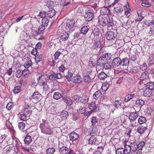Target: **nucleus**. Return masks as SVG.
Returning <instances> with one entry per match:
<instances>
[{"mask_svg":"<svg viewBox=\"0 0 154 154\" xmlns=\"http://www.w3.org/2000/svg\"><path fill=\"white\" fill-rule=\"evenodd\" d=\"M32 64V62L31 60H29L26 61L24 64V66L26 68H28Z\"/></svg>","mask_w":154,"mask_h":154,"instance_id":"3c124183","label":"nucleus"},{"mask_svg":"<svg viewBox=\"0 0 154 154\" xmlns=\"http://www.w3.org/2000/svg\"><path fill=\"white\" fill-rule=\"evenodd\" d=\"M69 152L68 148L66 147L63 146L59 149V152L60 154H68Z\"/></svg>","mask_w":154,"mask_h":154,"instance_id":"b1692460","label":"nucleus"},{"mask_svg":"<svg viewBox=\"0 0 154 154\" xmlns=\"http://www.w3.org/2000/svg\"><path fill=\"white\" fill-rule=\"evenodd\" d=\"M38 82L40 84L42 85L46 84H47L48 83L46 77H43L42 79L38 80Z\"/></svg>","mask_w":154,"mask_h":154,"instance_id":"37998d69","label":"nucleus"},{"mask_svg":"<svg viewBox=\"0 0 154 154\" xmlns=\"http://www.w3.org/2000/svg\"><path fill=\"white\" fill-rule=\"evenodd\" d=\"M107 25V29L108 30H110L112 29V26L113 25V23L111 20H109Z\"/></svg>","mask_w":154,"mask_h":154,"instance_id":"603ef678","label":"nucleus"},{"mask_svg":"<svg viewBox=\"0 0 154 154\" xmlns=\"http://www.w3.org/2000/svg\"><path fill=\"white\" fill-rule=\"evenodd\" d=\"M49 21L46 18H42V25L46 27L48 25Z\"/></svg>","mask_w":154,"mask_h":154,"instance_id":"de8ad7c7","label":"nucleus"},{"mask_svg":"<svg viewBox=\"0 0 154 154\" xmlns=\"http://www.w3.org/2000/svg\"><path fill=\"white\" fill-rule=\"evenodd\" d=\"M24 112L28 115V116H29L32 112L31 107L28 105H26L24 109Z\"/></svg>","mask_w":154,"mask_h":154,"instance_id":"5701e85b","label":"nucleus"},{"mask_svg":"<svg viewBox=\"0 0 154 154\" xmlns=\"http://www.w3.org/2000/svg\"><path fill=\"white\" fill-rule=\"evenodd\" d=\"M107 75L104 72H101L99 73L98 77L99 79L101 80H104L107 78Z\"/></svg>","mask_w":154,"mask_h":154,"instance_id":"c85d7f7f","label":"nucleus"},{"mask_svg":"<svg viewBox=\"0 0 154 154\" xmlns=\"http://www.w3.org/2000/svg\"><path fill=\"white\" fill-rule=\"evenodd\" d=\"M124 8L122 6H118L115 8L113 9V11L115 14L117 15H119L123 12Z\"/></svg>","mask_w":154,"mask_h":154,"instance_id":"9b49d317","label":"nucleus"},{"mask_svg":"<svg viewBox=\"0 0 154 154\" xmlns=\"http://www.w3.org/2000/svg\"><path fill=\"white\" fill-rule=\"evenodd\" d=\"M130 124L129 127H134L137 126L138 123L136 121V120H130Z\"/></svg>","mask_w":154,"mask_h":154,"instance_id":"49530a36","label":"nucleus"},{"mask_svg":"<svg viewBox=\"0 0 154 154\" xmlns=\"http://www.w3.org/2000/svg\"><path fill=\"white\" fill-rule=\"evenodd\" d=\"M108 20L105 17H103L101 18H99L98 22L99 24L102 25L103 26H106L108 23Z\"/></svg>","mask_w":154,"mask_h":154,"instance_id":"9d476101","label":"nucleus"},{"mask_svg":"<svg viewBox=\"0 0 154 154\" xmlns=\"http://www.w3.org/2000/svg\"><path fill=\"white\" fill-rule=\"evenodd\" d=\"M69 35L68 33L65 32L62 33L60 37V39L62 41H66L69 38Z\"/></svg>","mask_w":154,"mask_h":154,"instance_id":"aec40b11","label":"nucleus"},{"mask_svg":"<svg viewBox=\"0 0 154 154\" xmlns=\"http://www.w3.org/2000/svg\"><path fill=\"white\" fill-rule=\"evenodd\" d=\"M149 73L147 71L143 72L141 75L140 79L142 81H144L145 80L148 79L149 78Z\"/></svg>","mask_w":154,"mask_h":154,"instance_id":"a211bd4d","label":"nucleus"},{"mask_svg":"<svg viewBox=\"0 0 154 154\" xmlns=\"http://www.w3.org/2000/svg\"><path fill=\"white\" fill-rule=\"evenodd\" d=\"M102 95V93L100 91H96L93 94V97L94 99L97 100L98 98H100Z\"/></svg>","mask_w":154,"mask_h":154,"instance_id":"e433bc0d","label":"nucleus"},{"mask_svg":"<svg viewBox=\"0 0 154 154\" xmlns=\"http://www.w3.org/2000/svg\"><path fill=\"white\" fill-rule=\"evenodd\" d=\"M91 48L92 49H95L97 50H100L101 45L100 42L99 41L95 42L93 44Z\"/></svg>","mask_w":154,"mask_h":154,"instance_id":"412c9836","label":"nucleus"},{"mask_svg":"<svg viewBox=\"0 0 154 154\" xmlns=\"http://www.w3.org/2000/svg\"><path fill=\"white\" fill-rule=\"evenodd\" d=\"M19 128L21 130H23L25 127V124L23 122H19L18 123Z\"/></svg>","mask_w":154,"mask_h":154,"instance_id":"052dcab7","label":"nucleus"},{"mask_svg":"<svg viewBox=\"0 0 154 154\" xmlns=\"http://www.w3.org/2000/svg\"><path fill=\"white\" fill-rule=\"evenodd\" d=\"M109 87V84L107 83H104L101 88V89L103 91H105Z\"/></svg>","mask_w":154,"mask_h":154,"instance_id":"79ce46f5","label":"nucleus"},{"mask_svg":"<svg viewBox=\"0 0 154 154\" xmlns=\"http://www.w3.org/2000/svg\"><path fill=\"white\" fill-rule=\"evenodd\" d=\"M61 118L63 119H66L68 116V113L67 111H63L60 113Z\"/></svg>","mask_w":154,"mask_h":154,"instance_id":"4c0bfd02","label":"nucleus"},{"mask_svg":"<svg viewBox=\"0 0 154 154\" xmlns=\"http://www.w3.org/2000/svg\"><path fill=\"white\" fill-rule=\"evenodd\" d=\"M85 19L86 21H90L94 18L93 13L91 12H88L84 15Z\"/></svg>","mask_w":154,"mask_h":154,"instance_id":"6e6552de","label":"nucleus"},{"mask_svg":"<svg viewBox=\"0 0 154 154\" xmlns=\"http://www.w3.org/2000/svg\"><path fill=\"white\" fill-rule=\"evenodd\" d=\"M42 123L40 124L39 128L41 131L46 128L49 126L48 123L45 120L42 119Z\"/></svg>","mask_w":154,"mask_h":154,"instance_id":"2eb2a0df","label":"nucleus"},{"mask_svg":"<svg viewBox=\"0 0 154 154\" xmlns=\"http://www.w3.org/2000/svg\"><path fill=\"white\" fill-rule=\"evenodd\" d=\"M64 102L66 103L68 106H70L72 103V100L68 98H66L63 99Z\"/></svg>","mask_w":154,"mask_h":154,"instance_id":"09e8293b","label":"nucleus"},{"mask_svg":"<svg viewBox=\"0 0 154 154\" xmlns=\"http://www.w3.org/2000/svg\"><path fill=\"white\" fill-rule=\"evenodd\" d=\"M56 14V11L53 9L51 8L47 12V15L48 17L52 18Z\"/></svg>","mask_w":154,"mask_h":154,"instance_id":"393cba45","label":"nucleus"},{"mask_svg":"<svg viewBox=\"0 0 154 154\" xmlns=\"http://www.w3.org/2000/svg\"><path fill=\"white\" fill-rule=\"evenodd\" d=\"M62 97L61 94L58 92H55L53 95V98L56 100H59Z\"/></svg>","mask_w":154,"mask_h":154,"instance_id":"a18cd8bd","label":"nucleus"},{"mask_svg":"<svg viewBox=\"0 0 154 154\" xmlns=\"http://www.w3.org/2000/svg\"><path fill=\"white\" fill-rule=\"evenodd\" d=\"M154 63V57L153 55H151L149 57V65L151 66Z\"/></svg>","mask_w":154,"mask_h":154,"instance_id":"0e129e2a","label":"nucleus"},{"mask_svg":"<svg viewBox=\"0 0 154 154\" xmlns=\"http://www.w3.org/2000/svg\"><path fill=\"white\" fill-rule=\"evenodd\" d=\"M45 26L42 25L40 26L37 30H35L33 32V35L35 36H37L41 34H43L45 29Z\"/></svg>","mask_w":154,"mask_h":154,"instance_id":"7ed1b4c3","label":"nucleus"},{"mask_svg":"<svg viewBox=\"0 0 154 154\" xmlns=\"http://www.w3.org/2000/svg\"><path fill=\"white\" fill-rule=\"evenodd\" d=\"M130 146L131 147V154H137L139 151L137 149V143L135 142L131 143Z\"/></svg>","mask_w":154,"mask_h":154,"instance_id":"423d86ee","label":"nucleus"},{"mask_svg":"<svg viewBox=\"0 0 154 154\" xmlns=\"http://www.w3.org/2000/svg\"><path fill=\"white\" fill-rule=\"evenodd\" d=\"M41 132L46 134L51 135L53 133V131L49 126L41 131Z\"/></svg>","mask_w":154,"mask_h":154,"instance_id":"dca6fc26","label":"nucleus"},{"mask_svg":"<svg viewBox=\"0 0 154 154\" xmlns=\"http://www.w3.org/2000/svg\"><path fill=\"white\" fill-rule=\"evenodd\" d=\"M55 152V149L53 147L48 148L46 150V152L48 154H53Z\"/></svg>","mask_w":154,"mask_h":154,"instance_id":"4d7b16f0","label":"nucleus"},{"mask_svg":"<svg viewBox=\"0 0 154 154\" xmlns=\"http://www.w3.org/2000/svg\"><path fill=\"white\" fill-rule=\"evenodd\" d=\"M98 119L96 118L95 116H93L91 118V122L92 124V125H95L97 122Z\"/></svg>","mask_w":154,"mask_h":154,"instance_id":"13d9d810","label":"nucleus"},{"mask_svg":"<svg viewBox=\"0 0 154 154\" xmlns=\"http://www.w3.org/2000/svg\"><path fill=\"white\" fill-rule=\"evenodd\" d=\"M32 138L29 135H27L24 140L25 143L26 144H29L32 141Z\"/></svg>","mask_w":154,"mask_h":154,"instance_id":"58836bf2","label":"nucleus"},{"mask_svg":"<svg viewBox=\"0 0 154 154\" xmlns=\"http://www.w3.org/2000/svg\"><path fill=\"white\" fill-rule=\"evenodd\" d=\"M47 13L46 12L44 11H40L39 13V14L38 15V17H41L43 18H46Z\"/></svg>","mask_w":154,"mask_h":154,"instance_id":"bf43d9fd","label":"nucleus"},{"mask_svg":"<svg viewBox=\"0 0 154 154\" xmlns=\"http://www.w3.org/2000/svg\"><path fill=\"white\" fill-rule=\"evenodd\" d=\"M70 140L73 141L79 138V135L75 132L71 133L69 135Z\"/></svg>","mask_w":154,"mask_h":154,"instance_id":"ddd939ff","label":"nucleus"},{"mask_svg":"<svg viewBox=\"0 0 154 154\" xmlns=\"http://www.w3.org/2000/svg\"><path fill=\"white\" fill-rule=\"evenodd\" d=\"M136 96L133 94H128L126 96L124 100L125 102H128L131 99H133Z\"/></svg>","mask_w":154,"mask_h":154,"instance_id":"cd10ccee","label":"nucleus"},{"mask_svg":"<svg viewBox=\"0 0 154 154\" xmlns=\"http://www.w3.org/2000/svg\"><path fill=\"white\" fill-rule=\"evenodd\" d=\"M27 116H28V115L24 112L23 114H21L20 115V119L21 120L24 121L26 120L27 119Z\"/></svg>","mask_w":154,"mask_h":154,"instance_id":"6e6d98bb","label":"nucleus"},{"mask_svg":"<svg viewBox=\"0 0 154 154\" xmlns=\"http://www.w3.org/2000/svg\"><path fill=\"white\" fill-rule=\"evenodd\" d=\"M88 30L89 29L87 26H84L82 27L80 34L82 33L84 35L85 34L88 32Z\"/></svg>","mask_w":154,"mask_h":154,"instance_id":"ea45409f","label":"nucleus"},{"mask_svg":"<svg viewBox=\"0 0 154 154\" xmlns=\"http://www.w3.org/2000/svg\"><path fill=\"white\" fill-rule=\"evenodd\" d=\"M108 9L105 7H103L100 10L101 14L102 15H105L107 13Z\"/></svg>","mask_w":154,"mask_h":154,"instance_id":"338daca9","label":"nucleus"},{"mask_svg":"<svg viewBox=\"0 0 154 154\" xmlns=\"http://www.w3.org/2000/svg\"><path fill=\"white\" fill-rule=\"evenodd\" d=\"M116 154H124V149L123 148L118 149L116 150Z\"/></svg>","mask_w":154,"mask_h":154,"instance_id":"774afa93","label":"nucleus"},{"mask_svg":"<svg viewBox=\"0 0 154 154\" xmlns=\"http://www.w3.org/2000/svg\"><path fill=\"white\" fill-rule=\"evenodd\" d=\"M62 75L61 73L56 74L54 72H52L51 74L49 75V78L50 80H53L55 78L60 79L62 78Z\"/></svg>","mask_w":154,"mask_h":154,"instance_id":"1a4fd4ad","label":"nucleus"},{"mask_svg":"<svg viewBox=\"0 0 154 154\" xmlns=\"http://www.w3.org/2000/svg\"><path fill=\"white\" fill-rule=\"evenodd\" d=\"M121 101L116 100L114 103V106L117 108H120L121 107Z\"/></svg>","mask_w":154,"mask_h":154,"instance_id":"8fccbe9b","label":"nucleus"},{"mask_svg":"<svg viewBox=\"0 0 154 154\" xmlns=\"http://www.w3.org/2000/svg\"><path fill=\"white\" fill-rule=\"evenodd\" d=\"M130 72L136 73L137 75L140 74L141 73L140 69L136 66H133L132 69L130 70Z\"/></svg>","mask_w":154,"mask_h":154,"instance_id":"c756f323","label":"nucleus"},{"mask_svg":"<svg viewBox=\"0 0 154 154\" xmlns=\"http://www.w3.org/2000/svg\"><path fill=\"white\" fill-rule=\"evenodd\" d=\"M88 141L89 143L92 145H97L99 143V142L97 140L96 135H93L91 136L88 140Z\"/></svg>","mask_w":154,"mask_h":154,"instance_id":"39448f33","label":"nucleus"},{"mask_svg":"<svg viewBox=\"0 0 154 154\" xmlns=\"http://www.w3.org/2000/svg\"><path fill=\"white\" fill-rule=\"evenodd\" d=\"M121 66H128L129 62V60L127 57L121 60Z\"/></svg>","mask_w":154,"mask_h":154,"instance_id":"4be33fe9","label":"nucleus"},{"mask_svg":"<svg viewBox=\"0 0 154 154\" xmlns=\"http://www.w3.org/2000/svg\"><path fill=\"white\" fill-rule=\"evenodd\" d=\"M146 121V118L143 116H140L138 119V123L140 124L145 123Z\"/></svg>","mask_w":154,"mask_h":154,"instance_id":"c9c22d12","label":"nucleus"},{"mask_svg":"<svg viewBox=\"0 0 154 154\" xmlns=\"http://www.w3.org/2000/svg\"><path fill=\"white\" fill-rule=\"evenodd\" d=\"M92 79L90 75H84L83 79L85 82L89 83L91 82Z\"/></svg>","mask_w":154,"mask_h":154,"instance_id":"a19ab883","label":"nucleus"},{"mask_svg":"<svg viewBox=\"0 0 154 154\" xmlns=\"http://www.w3.org/2000/svg\"><path fill=\"white\" fill-rule=\"evenodd\" d=\"M152 94V90L146 88L144 89L143 95L145 97H149Z\"/></svg>","mask_w":154,"mask_h":154,"instance_id":"f3484780","label":"nucleus"},{"mask_svg":"<svg viewBox=\"0 0 154 154\" xmlns=\"http://www.w3.org/2000/svg\"><path fill=\"white\" fill-rule=\"evenodd\" d=\"M75 24V21L73 19L68 20L66 22H63V28L64 30L68 31L71 30L73 31L74 30L73 26Z\"/></svg>","mask_w":154,"mask_h":154,"instance_id":"f257e3e1","label":"nucleus"},{"mask_svg":"<svg viewBox=\"0 0 154 154\" xmlns=\"http://www.w3.org/2000/svg\"><path fill=\"white\" fill-rule=\"evenodd\" d=\"M121 59L119 57L115 58L112 61V65L113 67H118L119 65L121 66Z\"/></svg>","mask_w":154,"mask_h":154,"instance_id":"0eeeda50","label":"nucleus"},{"mask_svg":"<svg viewBox=\"0 0 154 154\" xmlns=\"http://www.w3.org/2000/svg\"><path fill=\"white\" fill-rule=\"evenodd\" d=\"M42 95L38 91L34 92L32 96L31 100L34 103H36L41 99Z\"/></svg>","mask_w":154,"mask_h":154,"instance_id":"f03ea898","label":"nucleus"},{"mask_svg":"<svg viewBox=\"0 0 154 154\" xmlns=\"http://www.w3.org/2000/svg\"><path fill=\"white\" fill-rule=\"evenodd\" d=\"M147 88L152 90L154 89V82H149L146 83V84Z\"/></svg>","mask_w":154,"mask_h":154,"instance_id":"c03bdc74","label":"nucleus"},{"mask_svg":"<svg viewBox=\"0 0 154 154\" xmlns=\"http://www.w3.org/2000/svg\"><path fill=\"white\" fill-rule=\"evenodd\" d=\"M21 91V88L19 86H16L14 89V94H17L19 92H20Z\"/></svg>","mask_w":154,"mask_h":154,"instance_id":"e2e57ef3","label":"nucleus"},{"mask_svg":"<svg viewBox=\"0 0 154 154\" xmlns=\"http://www.w3.org/2000/svg\"><path fill=\"white\" fill-rule=\"evenodd\" d=\"M124 152L125 154H129L130 153L131 154V147L129 145L125 144Z\"/></svg>","mask_w":154,"mask_h":154,"instance_id":"a878e982","label":"nucleus"},{"mask_svg":"<svg viewBox=\"0 0 154 154\" xmlns=\"http://www.w3.org/2000/svg\"><path fill=\"white\" fill-rule=\"evenodd\" d=\"M107 61L106 59L104 57H100L97 61V64L99 66H103L105 63Z\"/></svg>","mask_w":154,"mask_h":154,"instance_id":"f8f14e48","label":"nucleus"},{"mask_svg":"<svg viewBox=\"0 0 154 154\" xmlns=\"http://www.w3.org/2000/svg\"><path fill=\"white\" fill-rule=\"evenodd\" d=\"M6 154H14L15 151L13 147H9L6 148Z\"/></svg>","mask_w":154,"mask_h":154,"instance_id":"473e14b6","label":"nucleus"},{"mask_svg":"<svg viewBox=\"0 0 154 154\" xmlns=\"http://www.w3.org/2000/svg\"><path fill=\"white\" fill-rule=\"evenodd\" d=\"M144 104V101L141 99H138L135 102V105L137 107H141Z\"/></svg>","mask_w":154,"mask_h":154,"instance_id":"bb28decb","label":"nucleus"},{"mask_svg":"<svg viewBox=\"0 0 154 154\" xmlns=\"http://www.w3.org/2000/svg\"><path fill=\"white\" fill-rule=\"evenodd\" d=\"M146 129L147 128L146 127L140 126L138 127L137 130V132L140 134H143L145 132Z\"/></svg>","mask_w":154,"mask_h":154,"instance_id":"7c9ffc66","label":"nucleus"},{"mask_svg":"<svg viewBox=\"0 0 154 154\" xmlns=\"http://www.w3.org/2000/svg\"><path fill=\"white\" fill-rule=\"evenodd\" d=\"M73 75V74L70 72H68L67 75L66 76V77L69 81H71L72 76Z\"/></svg>","mask_w":154,"mask_h":154,"instance_id":"680f3d73","label":"nucleus"},{"mask_svg":"<svg viewBox=\"0 0 154 154\" xmlns=\"http://www.w3.org/2000/svg\"><path fill=\"white\" fill-rule=\"evenodd\" d=\"M89 107L92 111H97V107L94 102H92L89 104Z\"/></svg>","mask_w":154,"mask_h":154,"instance_id":"2f4dec72","label":"nucleus"},{"mask_svg":"<svg viewBox=\"0 0 154 154\" xmlns=\"http://www.w3.org/2000/svg\"><path fill=\"white\" fill-rule=\"evenodd\" d=\"M23 75L22 72L20 70L18 69L15 72V75L17 78H19L22 75Z\"/></svg>","mask_w":154,"mask_h":154,"instance_id":"69168bd1","label":"nucleus"},{"mask_svg":"<svg viewBox=\"0 0 154 154\" xmlns=\"http://www.w3.org/2000/svg\"><path fill=\"white\" fill-rule=\"evenodd\" d=\"M116 36V33L113 31H110L107 32L106 37L108 40H114Z\"/></svg>","mask_w":154,"mask_h":154,"instance_id":"20e7f679","label":"nucleus"},{"mask_svg":"<svg viewBox=\"0 0 154 154\" xmlns=\"http://www.w3.org/2000/svg\"><path fill=\"white\" fill-rule=\"evenodd\" d=\"M103 66V69L107 70L111 68L112 66L110 63H109L107 61Z\"/></svg>","mask_w":154,"mask_h":154,"instance_id":"f704fd0d","label":"nucleus"},{"mask_svg":"<svg viewBox=\"0 0 154 154\" xmlns=\"http://www.w3.org/2000/svg\"><path fill=\"white\" fill-rule=\"evenodd\" d=\"M138 117V113L137 112H131L129 116V120H136Z\"/></svg>","mask_w":154,"mask_h":154,"instance_id":"6ab92c4d","label":"nucleus"},{"mask_svg":"<svg viewBox=\"0 0 154 154\" xmlns=\"http://www.w3.org/2000/svg\"><path fill=\"white\" fill-rule=\"evenodd\" d=\"M145 144V143L143 141L140 142L138 144H137V149H138L139 150H141Z\"/></svg>","mask_w":154,"mask_h":154,"instance_id":"5fc2aeb1","label":"nucleus"},{"mask_svg":"<svg viewBox=\"0 0 154 154\" xmlns=\"http://www.w3.org/2000/svg\"><path fill=\"white\" fill-rule=\"evenodd\" d=\"M14 106V105L13 102H9L6 106V108L8 110H10Z\"/></svg>","mask_w":154,"mask_h":154,"instance_id":"864d4df0","label":"nucleus"},{"mask_svg":"<svg viewBox=\"0 0 154 154\" xmlns=\"http://www.w3.org/2000/svg\"><path fill=\"white\" fill-rule=\"evenodd\" d=\"M86 111V108L84 106H80L79 107V109H77L79 113L82 114L85 113Z\"/></svg>","mask_w":154,"mask_h":154,"instance_id":"72a5a7b5","label":"nucleus"},{"mask_svg":"<svg viewBox=\"0 0 154 154\" xmlns=\"http://www.w3.org/2000/svg\"><path fill=\"white\" fill-rule=\"evenodd\" d=\"M71 81L74 83H80L82 82L81 77L79 75L74 76L72 78Z\"/></svg>","mask_w":154,"mask_h":154,"instance_id":"4468645a","label":"nucleus"}]
</instances>
